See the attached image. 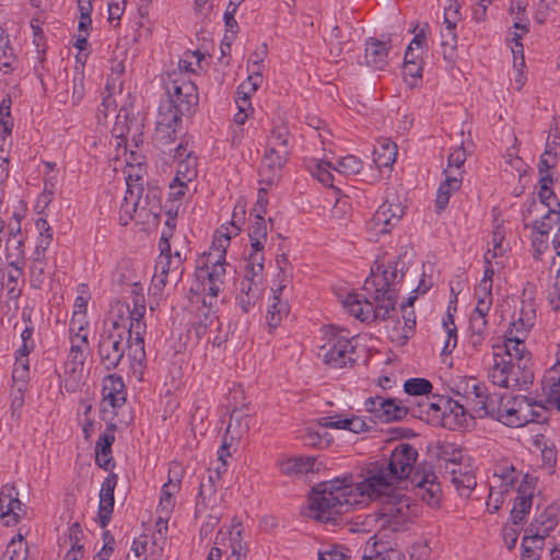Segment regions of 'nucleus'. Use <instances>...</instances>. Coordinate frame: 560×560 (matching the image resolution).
Masks as SVG:
<instances>
[{
  "mask_svg": "<svg viewBox=\"0 0 560 560\" xmlns=\"http://www.w3.org/2000/svg\"><path fill=\"white\" fill-rule=\"evenodd\" d=\"M51 243V234H47L43 238L38 240V243L35 247L34 258L31 266L32 275L37 273L35 279L31 280L32 287L39 288L42 283V276L44 275L45 268V250Z\"/></svg>",
  "mask_w": 560,
  "mask_h": 560,
  "instance_id": "nucleus-31",
  "label": "nucleus"
},
{
  "mask_svg": "<svg viewBox=\"0 0 560 560\" xmlns=\"http://www.w3.org/2000/svg\"><path fill=\"white\" fill-rule=\"evenodd\" d=\"M532 495H517L514 500V505L511 511V518L515 525L521 524L525 516L529 513L532 508Z\"/></svg>",
  "mask_w": 560,
  "mask_h": 560,
  "instance_id": "nucleus-44",
  "label": "nucleus"
},
{
  "mask_svg": "<svg viewBox=\"0 0 560 560\" xmlns=\"http://www.w3.org/2000/svg\"><path fill=\"white\" fill-rule=\"evenodd\" d=\"M404 213L405 207L397 197L393 200L386 199L373 214L372 224L375 229H378V233H388Z\"/></svg>",
  "mask_w": 560,
  "mask_h": 560,
  "instance_id": "nucleus-16",
  "label": "nucleus"
},
{
  "mask_svg": "<svg viewBox=\"0 0 560 560\" xmlns=\"http://www.w3.org/2000/svg\"><path fill=\"white\" fill-rule=\"evenodd\" d=\"M127 191L120 206L119 220L122 225H127L129 220L133 218V213L145 211V207L141 206V194L143 188L138 185L127 183Z\"/></svg>",
  "mask_w": 560,
  "mask_h": 560,
  "instance_id": "nucleus-25",
  "label": "nucleus"
},
{
  "mask_svg": "<svg viewBox=\"0 0 560 560\" xmlns=\"http://www.w3.org/2000/svg\"><path fill=\"white\" fill-rule=\"evenodd\" d=\"M334 168L331 166V163L330 162H327V161H319L317 164H316V168L315 171L313 172L314 176L317 177V179L325 186L327 187H331V188H335L334 187V175L331 174L330 170Z\"/></svg>",
  "mask_w": 560,
  "mask_h": 560,
  "instance_id": "nucleus-63",
  "label": "nucleus"
},
{
  "mask_svg": "<svg viewBox=\"0 0 560 560\" xmlns=\"http://www.w3.org/2000/svg\"><path fill=\"white\" fill-rule=\"evenodd\" d=\"M174 159L178 161L174 182L191 183L197 177V156L188 148V142H180L175 148Z\"/></svg>",
  "mask_w": 560,
  "mask_h": 560,
  "instance_id": "nucleus-18",
  "label": "nucleus"
},
{
  "mask_svg": "<svg viewBox=\"0 0 560 560\" xmlns=\"http://www.w3.org/2000/svg\"><path fill=\"white\" fill-rule=\"evenodd\" d=\"M417 458L418 451L415 446L409 443H400L392 451L389 459H383V462L395 472V478L400 481L410 476Z\"/></svg>",
  "mask_w": 560,
  "mask_h": 560,
  "instance_id": "nucleus-12",
  "label": "nucleus"
},
{
  "mask_svg": "<svg viewBox=\"0 0 560 560\" xmlns=\"http://www.w3.org/2000/svg\"><path fill=\"white\" fill-rule=\"evenodd\" d=\"M364 406L366 411L373 416L374 421L384 423L399 421L409 412V409L400 401L383 396L369 397Z\"/></svg>",
  "mask_w": 560,
  "mask_h": 560,
  "instance_id": "nucleus-11",
  "label": "nucleus"
},
{
  "mask_svg": "<svg viewBox=\"0 0 560 560\" xmlns=\"http://www.w3.org/2000/svg\"><path fill=\"white\" fill-rule=\"evenodd\" d=\"M541 384L546 396H556V387H560V368L552 366L547 370Z\"/></svg>",
  "mask_w": 560,
  "mask_h": 560,
  "instance_id": "nucleus-51",
  "label": "nucleus"
},
{
  "mask_svg": "<svg viewBox=\"0 0 560 560\" xmlns=\"http://www.w3.org/2000/svg\"><path fill=\"white\" fill-rule=\"evenodd\" d=\"M392 47L390 38H369L365 46L366 63L375 69H383L387 65L388 52Z\"/></svg>",
  "mask_w": 560,
  "mask_h": 560,
  "instance_id": "nucleus-24",
  "label": "nucleus"
},
{
  "mask_svg": "<svg viewBox=\"0 0 560 560\" xmlns=\"http://www.w3.org/2000/svg\"><path fill=\"white\" fill-rule=\"evenodd\" d=\"M137 342L135 330L127 327V319H113L100 334L97 341V355L102 366L112 371L117 369L125 360H129L133 373H142L145 362L144 342L142 343V359L137 361L131 357L132 347Z\"/></svg>",
  "mask_w": 560,
  "mask_h": 560,
  "instance_id": "nucleus-1",
  "label": "nucleus"
},
{
  "mask_svg": "<svg viewBox=\"0 0 560 560\" xmlns=\"http://www.w3.org/2000/svg\"><path fill=\"white\" fill-rule=\"evenodd\" d=\"M226 262H215L201 256L195 270L196 291L208 294L211 299L224 290L226 278Z\"/></svg>",
  "mask_w": 560,
  "mask_h": 560,
  "instance_id": "nucleus-10",
  "label": "nucleus"
},
{
  "mask_svg": "<svg viewBox=\"0 0 560 560\" xmlns=\"http://www.w3.org/2000/svg\"><path fill=\"white\" fill-rule=\"evenodd\" d=\"M445 179L440 184L435 199V208L438 213L445 210L452 194L457 191L462 186V178H459L457 175L450 174L448 170L445 171Z\"/></svg>",
  "mask_w": 560,
  "mask_h": 560,
  "instance_id": "nucleus-29",
  "label": "nucleus"
},
{
  "mask_svg": "<svg viewBox=\"0 0 560 560\" xmlns=\"http://www.w3.org/2000/svg\"><path fill=\"white\" fill-rule=\"evenodd\" d=\"M433 386L430 381L425 378H410L404 384V389L407 394L413 396H422L431 393Z\"/></svg>",
  "mask_w": 560,
  "mask_h": 560,
  "instance_id": "nucleus-53",
  "label": "nucleus"
},
{
  "mask_svg": "<svg viewBox=\"0 0 560 560\" xmlns=\"http://www.w3.org/2000/svg\"><path fill=\"white\" fill-rule=\"evenodd\" d=\"M260 283L261 281L254 280L248 276H244L241 281L240 294L236 296V300L244 313H248L258 301Z\"/></svg>",
  "mask_w": 560,
  "mask_h": 560,
  "instance_id": "nucleus-26",
  "label": "nucleus"
},
{
  "mask_svg": "<svg viewBox=\"0 0 560 560\" xmlns=\"http://www.w3.org/2000/svg\"><path fill=\"white\" fill-rule=\"evenodd\" d=\"M534 318L535 312L533 310H530V314L522 311L521 316L512 323L510 329H513L514 335L522 336L525 339L528 329L534 325Z\"/></svg>",
  "mask_w": 560,
  "mask_h": 560,
  "instance_id": "nucleus-56",
  "label": "nucleus"
},
{
  "mask_svg": "<svg viewBox=\"0 0 560 560\" xmlns=\"http://www.w3.org/2000/svg\"><path fill=\"white\" fill-rule=\"evenodd\" d=\"M557 145L558 142L556 141V139L552 142H547L546 150L542 153L538 165L540 175L549 174V171L557 165Z\"/></svg>",
  "mask_w": 560,
  "mask_h": 560,
  "instance_id": "nucleus-45",
  "label": "nucleus"
},
{
  "mask_svg": "<svg viewBox=\"0 0 560 560\" xmlns=\"http://www.w3.org/2000/svg\"><path fill=\"white\" fill-rule=\"evenodd\" d=\"M262 83V73L260 69H253L247 80L238 86V94H243V100L246 103L250 94L255 93Z\"/></svg>",
  "mask_w": 560,
  "mask_h": 560,
  "instance_id": "nucleus-48",
  "label": "nucleus"
},
{
  "mask_svg": "<svg viewBox=\"0 0 560 560\" xmlns=\"http://www.w3.org/2000/svg\"><path fill=\"white\" fill-rule=\"evenodd\" d=\"M397 147L389 140L378 142L373 151V160L378 168L388 167L396 161Z\"/></svg>",
  "mask_w": 560,
  "mask_h": 560,
  "instance_id": "nucleus-35",
  "label": "nucleus"
},
{
  "mask_svg": "<svg viewBox=\"0 0 560 560\" xmlns=\"http://www.w3.org/2000/svg\"><path fill=\"white\" fill-rule=\"evenodd\" d=\"M444 330L447 335V339L442 349V354L451 353L457 345V329L454 323V318L451 314H447L446 319L443 322Z\"/></svg>",
  "mask_w": 560,
  "mask_h": 560,
  "instance_id": "nucleus-55",
  "label": "nucleus"
},
{
  "mask_svg": "<svg viewBox=\"0 0 560 560\" xmlns=\"http://www.w3.org/2000/svg\"><path fill=\"white\" fill-rule=\"evenodd\" d=\"M558 525L557 512L553 508H547L539 516L529 524L526 533L533 537L534 541H542Z\"/></svg>",
  "mask_w": 560,
  "mask_h": 560,
  "instance_id": "nucleus-22",
  "label": "nucleus"
},
{
  "mask_svg": "<svg viewBox=\"0 0 560 560\" xmlns=\"http://www.w3.org/2000/svg\"><path fill=\"white\" fill-rule=\"evenodd\" d=\"M446 404L447 397L445 396L421 397L417 407L409 409V411L413 417L433 427H441L443 421L441 410L443 411L445 408H448Z\"/></svg>",
  "mask_w": 560,
  "mask_h": 560,
  "instance_id": "nucleus-17",
  "label": "nucleus"
},
{
  "mask_svg": "<svg viewBox=\"0 0 560 560\" xmlns=\"http://www.w3.org/2000/svg\"><path fill=\"white\" fill-rule=\"evenodd\" d=\"M404 262L398 259L395 262H388L387 266L383 264H376L372 268L370 277L365 280V289L371 285L374 288V292L380 293V290H395L393 285L396 283L398 273L399 278L404 277Z\"/></svg>",
  "mask_w": 560,
  "mask_h": 560,
  "instance_id": "nucleus-13",
  "label": "nucleus"
},
{
  "mask_svg": "<svg viewBox=\"0 0 560 560\" xmlns=\"http://www.w3.org/2000/svg\"><path fill=\"white\" fill-rule=\"evenodd\" d=\"M116 429L115 424H108L106 431L100 435L96 445L95 453H102L103 455L112 454V445L115 442L114 431Z\"/></svg>",
  "mask_w": 560,
  "mask_h": 560,
  "instance_id": "nucleus-58",
  "label": "nucleus"
},
{
  "mask_svg": "<svg viewBox=\"0 0 560 560\" xmlns=\"http://www.w3.org/2000/svg\"><path fill=\"white\" fill-rule=\"evenodd\" d=\"M28 548L19 535V540L12 539L7 547L5 555L9 560H27Z\"/></svg>",
  "mask_w": 560,
  "mask_h": 560,
  "instance_id": "nucleus-61",
  "label": "nucleus"
},
{
  "mask_svg": "<svg viewBox=\"0 0 560 560\" xmlns=\"http://www.w3.org/2000/svg\"><path fill=\"white\" fill-rule=\"evenodd\" d=\"M411 482L419 489L421 498L429 505H436L440 501L441 487L431 467H417Z\"/></svg>",
  "mask_w": 560,
  "mask_h": 560,
  "instance_id": "nucleus-15",
  "label": "nucleus"
},
{
  "mask_svg": "<svg viewBox=\"0 0 560 560\" xmlns=\"http://www.w3.org/2000/svg\"><path fill=\"white\" fill-rule=\"evenodd\" d=\"M249 416L242 415L240 410L235 408L231 413L224 438L229 439L231 442L241 440L249 431Z\"/></svg>",
  "mask_w": 560,
  "mask_h": 560,
  "instance_id": "nucleus-32",
  "label": "nucleus"
},
{
  "mask_svg": "<svg viewBox=\"0 0 560 560\" xmlns=\"http://www.w3.org/2000/svg\"><path fill=\"white\" fill-rule=\"evenodd\" d=\"M493 479L494 482H499V488L509 491L517 482L518 474L512 463L502 460L493 467Z\"/></svg>",
  "mask_w": 560,
  "mask_h": 560,
  "instance_id": "nucleus-33",
  "label": "nucleus"
},
{
  "mask_svg": "<svg viewBox=\"0 0 560 560\" xmlns=\"http://www.w3.org/2000/svg\"><path fill=\"white\" fill-rule=\"evenodd\" d=\"M397 294L395 290L375 292L374 302L362 299L358 293H348L342 301L343 307L361 322L386 320L395 311Z\"/></svg>",
  "mask_w": 560,
  "mask_h": 560,
  "instance_id": "nucleus-4",
  "label": "nucleus"
},
{
  "mask_svg": "<svg viewBox=\"0 0 560 560\" xmlns=\"http://www.w3.org/2000/svg\"><path fill=\"white\" fill-rule=\"evenodd\" d=\"M396 500L395 503L388 502L387 505L383 508V516L386 518V522L390 524H400L404 523L408 515L409 510V500L402 494L394 495Z\"/></svg>",
  "mask_w": 560,
  "mask_h": 560,
  "instance_id": "nucleus-30",
  "label": "nucleus"
},
{
  "mask_svg": "<svg viewBox=\"0 0 560 560\" xmlns=\"http://www.w3.org/2000/svg\"><path fill=\"white\" fill-rule=\"evenodd\" d=\"M231 235L230 233L218 232L213 236L212 245L208 253L202 256L215 262H225L226 248L230 245Z\"/></svg>",
  "mask_w": 560,
  "mask_h": 560,
  "instance_id": "nucleus-39",
  "label": "nucleus"
},
{
  "mask_svg": "<svg viewBox=\"0 0 560 560\" xmlns=\"http://www.w3.org/2000/svg\"><path fill=\"white\" fill-rule=\"evenodd\" d=\"M267 224L261 213H257L249 231L250 247L262 246L267 240Z\"/></svg>",
  "mask_w": 560,
  "mask_h": 560,
  "instance_id": "nucleus-42",
  "label": "nucleus"
},
{
  "mask_svg": "<svg viewBox=\"0 0 560 560\" xmlns=\"http://www.w3.org/2000/svg\"><path fill=\"white\" fill-rule=\"evenodd\" d=\"M7 261L11 268L24 269V243L19 237H10L7 241Z\"/></svg>",
  "mask_w": 560,
  "mask_h": 560,
  "instance_id": "nucleus-40",
  "label": "nucleus"
},
{
  "mask_svg": "<svg viewBox=\"0 0 560 560\" xmlns=\"http://www.w3.org/2000/svg\"><path fill=\"white\" fill-rule=\"evenodd\" d=\"M518 401L520 404H517L518 409L516 413L520 427L536 421V418L539 415L534 410V405L532 401L525 396H520Z\"/></svg>",
  "mask_w": 560,
  "mask_h": 560,
  "instance_id": "nucleus-46",
  "label": "nucleus"
},
{
  "mask_svg": "<svg viewBox=\"0 0 560 560\" xmlns=\"http://www.w3.org/2000/svg\"><path fill=\"white\" fill-rule=\"evenodd\" d=\"M15 60L13 48L9 44V38L0 26V68L12 69Z\"/></svg>",
  "mask_w": 560,
  "mask_h": 560,
  "instance_id": "nucleus-50",
  "label": "nucleus"
},
{
  "mask_svg": "<svg viewBox=\"0 0 560 560\" xmlns=\"http://www.w3.org/2000/svg\"><path fill=\"white\" fill-rule=\"evenodd\" d=\"M493 351H499L506 360L520 362L532 366L530 353L527 351L524 338L513 334V329H509L505 334L503 346H494Z\"/></svg>",
  "mask_w": 560,
  "mask_h": 560,
  "instance_id": "nucleus-19",
  "label": "nucleus"
},
{
  "mask_svg": "<svg viewBox=\"0 0 560 560\" xmlns=\"http://www.w3.org/2000/svg\"><path fill=\"white\" fill-rule=\"evenodd\" d=\"M23 276V269L12 268L8 273L7 296L9 300L18 302L22 294V289L18 287L19 279Z\"/></svg>",
  "mask_w": 560,
  "mask_h": 560,
  "instance_id": "nucleus-54",
  "label": "nucleus"
},
{
  "mask_svg": "<svg viewBox=\"0 0 560 560\" xmlns=\"http://www.w3.org/2000/svg\"><path fill=\"white\" fill-rule=\"evenodd\" d=\"M397 482L399 481L395 478V472L386 466L385 462L377 460L368 464L364 480L352 486L361 501L360 504H363L368 500L390 497Z\"/></svg>",
  "mask_w": 560,
  "mask_h": 560,
  "instance_id": "nucleus-6",
  "label": "nucleus"
},
{
  "mask_svg": "<svg viewBox=\"0 0 560 560\" xmlns=\"http://www.w3.org/2000/svg\"><path fill=\"white\" fill-rule=\"evenodd\" d=\"M277 266H278V289L277 291L281 292L284 288H287L288 283L292 278V266L289 261V258L285 254H281L277 256Z\"/></svg>",
  "mask_w": 560,
  "mask_h": 560,
  "instance_id": "nucleus-47",
  "label": "nucleus"
},
{
  "mask_svg": "<svg viewBox=\"0 0 560 560\" xmlns=\"http://www.w3.org/2000/svg\"><path fill=\"white\" fill-rule=\"evenodd\" d=\"M142 289L135 283L131 288L132 293V310L129 308L128 304L116 302L110 312V318L113 319H127V327L135 330L136 340L131 357L137 361L142 359V343L143 336L145 334L147 325L143 322L145 313V299L144 294L140 292Z\"/></svg>",
  "mask_w": 560,
  "mask_h": 560,
  "instance_id": "nucleus-7",
  "label": "nucleus"
},
{
  "mask_svg": "<svg viewBox=\"0 0 560 560\" xmlns=\"http://www.w3.org/2000/svg\"><path fill=\"white\" fill-rule=\"evenodd\" d=\"M182 273V267L178 269V273L174 271L172 256H159V259L155 264V272L152 278L154 294L162 293L168 281V278L177 282L180 279Z\"/></svg>",
  "mask_w": 560,
  "mask_h": 560,
  "instance_id": "nucleus-23",
  "label": "nucleus"
},
{
  "mask_svg": "<svg viewBox=\"0 0 560 560\" xmlns=\"http://www.w3.org/2000/svg\"><path fill=\"white\" fill-rule=\"evenodd\" d=\"M168 487H171L172 490L176 491L178 489V485L172 483V481H170L168 483H165L163 486L162 494H161V499H160V509L165 514H168L175 505L173 492L167 489Z\"/></svg>",
  "mask_w": 560,
  "mask_h": 560,
  "instance_id": "nucleus-64",
  "label": "nucleus"
},
{
  "mask_svg": "<svg viewBox=\"0 0 560 560\" xmlns=\"http://www.w3.org/2000/svg\"><path fill=\"white\" fill-rule=\"evenodd\" d=\"M264 245L258 247H252L250 253L247 257L245 276L253 278L254 280L261 281V275L264 271Z\"/></svg>",
  "mask_w": 560,
  "mask_h": 560,
  "instance_id": "nucleus-38",
  "label": "nucleus"
},
{
  "mask_svg": "<svg viewBox=\"0 0 560 560\" xmlns=\"http://www.w3.org/2000/svg\"><path fill=\"white\" fill-rule=\"evenodd\" d=\"M504 394L493 393L487 394L483 400H478L474 405V411L479 418L500 416V404Z\"/></svg>",
  "mask_w": 560,
  "mask_h": 560,
  "instance_id": "nucleus-37",
  "label": "nucleus"
},
{
  "mask_svg": "<svg viewBox=\"0 0 560 560\" xmlns=\"http://www.w3.org/2000/svg\"><path fill=\"white\" fill-rule=\"evenodd\" d=\"M441 457L446 462L445 475L448 476L458 494L469 498L477 481L472 471L460 465L463 451L455 448L454 445H447L442 450Z\"/></svg>",
  "mask_w": 560,
  "mask_h": 560,
  "instance_id": "nucleus-9",
  "label": "nucleus"
},
{
  "mask_svg": "<svg viewBox=\"0 0 560 560\" xmlns=\"http://www.w3.org/2000/svg\"><path fill=\"white\" fill-rule=\"evenodd\" d=\"M182 125V118L176 114L171 115L159 110L156 118V128L154 140L158 145L164 147L171 144L175 138L178 128Z\"/></svg>",
  "mask_w": 560,
  "mask_h": 560,
  "instance_id": "nucleus-21",
  "label": "nucleus"
},
{
  "mask_svg": "<svg viewBox=\"0 0 560 560\" xmlns=\"http://www.w3.org/2000/svg\"><path fill=\"white\" fill-rule=\"evenodd\" d=\"M289 130L285 126H277L271 130L268 148L288 149Z\"/></svg>",
  "mask_w": 560,
  "mask_h": 560,
  "instance_id": "nucleus-59",
  "label": "nucleus"
},
{
  "mask_svg": "<svg viewBox=\"0 0 560 560\" xmlns=\"http://www.w3.org/2000/svg\"><path fill=\"white\" fill-rule=\"evenodd\" d=\"M84 365H74L72 362L65 363V388L67 392H75L82 377Z\"/></svg>",
  "mask_w": 560,
  "mask_h": 560,
  "instance_id": "nucleus-49",
  "label": "nucleus"
},
{
  "mask_svg": "<svg viewBox=\"0 0 560 560\" xmlns=\"http://www.w3.org/2000/svg\"><path fill=\"white\" fill-rule=\"evenodd\" d=\"M360 502L352 485L336 479L319 483L314 489L310 498V509L315 520L327 523L334 521L336 515L349 512Z\"/></svg>",
  "mask_w": 560,
  "mask_h": 560,
  "instance_id": "nucleus-2",
  "label": "nucleus"
},
{
  "mask_svg": "<svg viewBox=\"0 0 560 560\" xmlns=\"http://www.w3.org/2000/svg\"><path fill=\"white\" fill-rule=\"evenodd\" d=\"M124 387L120 376L115 374L107 376L102 389L104 402H108L113 408L120 407L126 400Z\"/></svg>",
  "mask_w": 560,
  "mask_h": 560,
  "instance_id": "nucleus-27",
  "label": "nucleus"
},
{
  "mask_svg": "<svg viewBox=\"0 0 560 560\" xmlns=\"http://www.w3.org/2000/svg\"><path fill=\"white\" fill-rule=\"evenodd\" d=\"M522 548V560H539V555L536 549L542 548V541H534L533 537H529V533L525 532Z\"/></svg>",
  "mask_w": 560,
  "mask_h": 560,
  "instance_id": "nucleus-62",
  "label": "nucleus"
},
{
  "mask_svg": "<svg viewBox=\"0 0 560 560\" xmlns=\"http://www.w3.org/2000/svg\"><path fill=\"white\" fill-rule=\"evenodd\" d=\"M553 225L560 228V212L552 208H549L540 220L533 221L534 229L541 235L548 234Z\"/></svg>",
  "mask_w": 560,
  "mask_h": 560,
  "instance_id": "nucleus-43",
  "label": "nucleus"
},
{
  "mask_svg": "<svg viewBox=\"0 0 560 560\" xmlns=\"http://www.w3.org/2000/svg\"><path fill=\"white\" fill-rule=\"evenodd\" d=\"M448 411L452 415L448 417H443L442 428L448 430H457L462 428L467 422V412L466 409L458 401H455L451 398H447Z\"/></svg>",
  "mask_w": 560,
  "mask_h": 560,
  "instance_id": "nucleus-34",
  "label": "nucleus"
},
{
  "mask_svg": "<svg viewBox=\"0 0 560 560\" xmlns=\"http://www.w3.org/2000/svg\"><path fill=\"white\" fill-rule=\"evenodd\" d=\"M26 514L25 504L19 499L14 486L5 485L0 490V518L7 526L15 525Z\"/></svg>",
  "mask_w": 560,
  "mask_h": 560,
  "instance_id": "nucleus-14",
  "label": "nucleus"
},
{
  "mask_svg": "<svg viewBox=\"0 0 560 560\" xmlns=\"http://www.w3.org/2000/svg\"><path fill=\"white\" fill-rule=\"evenodd\" d=\"M288 154V149L268 148L261 162V171L268 170L272 176L276 175L285 164Z\"/></svg>",
  "mask_w": 560,
  "mask_h": 560,
  "instance_id": "nucleus-36",
  "label": "nucleus"
},
{
  "mask_svg": "<svg viewBox=\"0 0 560 560\" xmlns=\"http://www.w3.org/2000/svg\"><path fill=\"white\" fill-rule=\"evenodd\" d=\"M489 381L499 387L512 390L527 389L533 383L530 365L506 360L499 351H493V363L488 371Z\"/></svg>",
  "mask_w": 560,
  "mask_h": 560,
  "instance_id": "nucleus-5",
  "label": "nucleus"
},
{
  "mask_svg": "<svg viewBox=\"0 0 560 560\" xmlns=\"http://www.w3.org/2000/svg\"><path fill=\"white\" fill-rule=\"evenodd\" d=\"M323 340L324 343L319 347L317 355L325 364L341 369L355 362L354 346L341 330L334 327L325 329Z\"/></svg>",
  "mask_w": 560,
  "mask_h": 560,
  "instance_id": "nucleus-8",
  "label": "nucleus"
},
{
  "mask_svg": "<svg viewBox=\"0 0 560 560\" xmlns=\"http://www.w3.org/2000/svg\"><path fill=\"white\" fill-rule=\"evenodd\" d=\"M12 100L9 95L4 96L0 102V126L3 132L9 135L13 128V120L11 117Z\"/></svg>",
  "mask_w": 560,
  "mask_h": 560,
  "instance_id": "nucleus-60",
  "label": "nucleus"
},
{
  "mask_svg": "<svg viewBox=\"0 0 560 560\" xmlns=\"http://www.w3.org/2000/svg\"><path fill=\"white\" fill-rule=\"evenodd\" d=\"M166 98L161 102L159 110L183 118L197 107L199 94L197 85L182 71H172L164 80Z\"/></svg>",
  "mask_w": 560,
  "mask_h": 560,
  "instance_id": "nucleus-3",
  "label": "nucleus"
},
{
  "mask_svg": "<svg viewBox=\"0 0 560 560\" xmlns=\"http://www.w3.org/2000/svg\"><path fill=\"white\" fill-rule=\"evenodd\" d=\"M280 293L281 292L275 290L272 298L273 302L267 312V322L270 328H276L280 324L282 317L288 314V304L280 300Z\"/></svg>",
  "mask_w": 560,
  "mask_h": 560,
  "instance_id": "nucleus-41",
  "label": "nucleus"
},
{
  "mask_svg": "<svg viewBox=\"0 0 560 560\" xmlns=\"http://www.w3.org/2000/svg\"><path fill=\"white\" fill-rule=\"evenodd\" d=\"M520 396H512L509 398V402L505 405L506 409H504V415H501V422L508 427L520 428V422L517 420V404Z\"/></svg>",
  "mask_w": 560,
  "mask_h": 560,
  "instance_id": "nucleus-57",
  "label": "nucleus"
},
{
  "mask_svg": "<svg viewBox=\"0 0 560 560\" xmlns=\"http://www.w3.org/2000/svg\"><path fill=\"white\" fill-rule=\"evenodd\" d=\"M362 161L354 155H347L338 161L334 167L336 172L345 175H355L362 170Z\"/></svg>",
  "mask_w": 560,
  "mask_h": 560,
  "instance_id": "nucleus-52",
  "label": "nucleus"
},
{
  "mask_svg": "<svg viewBox=\"0 0 560 560\" xmlns=\"http://www.w3.org/2000/svg\"><path fill=\"white\" fill-rule=\"evenodd\" d=\"M118 477L116 474H109L102 483L100 490L98 521L102 528H105L112 517L114 510V491Z\"/></svg>",
  "mask_w": 560,
  "mask_h": 560,
  "instance_id": "nucleus-20",
  "label": "nucleus"
},
{
  "mask_svg": "<svg viewBox=\"0 0 560 560\" xmlns=\"http://www.w3.org/2000/svg\"><path fill=\"white\" fill-rule=\"evenodd\" d=\"M322 463L314 456L294 457L280 463V469L283 474H307L319 470Z\"/></svg>",
  "mask_w": 560,
  "mask_h": 560,
  "instance_id": "nucleus-28",
  "label": "nucleus"
}]
</instances>
